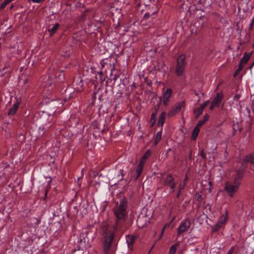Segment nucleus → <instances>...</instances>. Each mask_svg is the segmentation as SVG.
Segmentation results:
<instances>
[{
  "instance_id": "50",
  "label": "nucleus",
  "mask_w": 254,
  "mask_h": 254,
  "mask_svg": "<svg viewBox=\"0 0 254 254\" xmlns=\"http://www.w3.org/2000/svg\"><path fill=\"white\" fill-rule=\"evenodd\" d=\"M13 8V5H11V6H10V9H11V8Z\"/></svg>"
},
{
  "instance_id": "42",
  "label": "nucleus",
  "mask_w": 254,
  "mask_h": 254,
  "mask_svg": "<svg viewBox=\"0 0 254 254\" xmlns=\"http://www.w3.org/2000/svg\"><path fill=\"white\" fill-rule=\"evenodd\" d=\"M180 194H181V192L179 191V190H178V194L177 195V197H179L180 195Z\"/></svg>"
},
{
  "instance_id": "29",
  "label": "nucleus",
  "mask_w": 254,
  "mask_h": 254,
  "mask_svg": "<svg viewBox=\"0 0 254 254\" xmlns=\"http://www.w3.org/2000/svg\"><path fill=\"white\" fill-rule=\"evenodd\" d=\"M234 250H235L234 247H232L231 248V249L229 250V251H228V252L227 253V254H233V253L234 252Z\"/></svg>"
},
{
  "instance_id": "25",
  "label": "nucleus",
  "mask_w": 254,
  "mask_h": 254,
  "mask_svg": "<svg viewBox=\"0 0 254 254\" xmlns=\"http://www.w3.org/2000/svg\"><path fill=\"white\" fill-rule=\"evenodd\" d=\"M244 65H242V64H239V67L238 69L235 71V73L234 74V76H236L241 71V70L243 68Z\"/></svg>"
},
{
  "instance_id": "37",
  "label": "nucleus",
  "mask_w": 254,
  "mask_h": 254,
  "mask_svg": "<svg viewBox=\"0 0 254 254\" xmlns=\"http://www.w3.org/2000/svg\"><path fill=\"white\" fill-rule=\"evenodd\" d=\"M253 24H254V21H251L250 25V27H249L250 30H252L253 29Z\"/></svg>"
},
{
  "instance_id": "44",
  "label": "nucleus",
  "mask_w": 254,
  "mask_h": 254,
  "mask_svg": "<svg viewBox=\"0 0 254 254\" xmlns=\"http://www.w3.org/2000/svg\"><path fill=\"white\" fill-rule=\"evenodd\" d=\"M187 181V178L186 177V179H185L184 182V184L185 183V185H186V182Z\"/></svg>"
},
{
  "instance_id": "10",
  "label": "nucleus",
  "mask_w": 254,
  "mask_h": 254,
  "mask_svg": "<svg viewBox=\"0 0 254 254\" xmlns=\"http://www.w3.org/2000/svg\"><path fill=\"white\" fill-rule=\"evenodd\" d=\"M172 94V90L171 88H168L164 92L163 96L161 98L163 104L165 106H168L169 102V98Z\"/></svg>"
},
{
  "instance_id": "49",
  "label": "nucleus",
  "mask_w": 254,
  "mask_h": 254,
  "mask_svg": "<svg viewBox=\"0 0 254 254\" xmlns=\"http://www.w3.org/2000/svg\"><path fill=\"white\" fill-rule=\"evenodd\" d=\"M111 12H113V9H112V8L111 9Z\"/></svg>"
},
{
  "instance_id": "22",
  "label": "nucleus",
  "mask_w": 254,
  "mask_h": 254,
  "mask_svg": "<svg viewBox=\"0 0 254 254\" xmlns=\"http://www.w3.org/2000/svg\"><path fill=\"white\" fill-rule=\"evenodd\" d=\"M203 110V109L201 107H199L197 110H194V112L196 118L202 114Z\"/></svg>"
},
{
  "instance_id": "21",
  "label": "nucleus",
  "mask_w": 254,
  "mask_h": 254,
  "mask_svg": "<svg viewBox=\"0 0 254 254\" xmlns=\"http://www.w3.org/2000/svg\"><path fill=\"white\" fill-rule=\"evenodd\" d=\"M161 136H162V131H158L155 136V145H156L159 142V141L161 140Z\"/></svg>"
},
{
  "instance_id": "34",
  "label": "nucleus",
  "mask_w": 254,
  "mask_h": 254,
  "mask_svg": "<svg viewBox=\"0 0 254 254\" xmlns=\"http://www.w3.org/2000/svg\"><path fill=\"white\" fill-rule=\"evenodd\" d=\"M240 98V95L239 94H236L234 96V100H238Z\"/></svg>"
},
{
  "instance_id": "23",
  "label": "nucleus",
  "mask_w": 254,
  "mask_h": 254,
  "mask_svg": "<svg viewBox=\"0 0 254 254\" xmlns=\"http://www.w3.org/2000/svg\"><path fill=\"white\" fill-rule=\"evenodd\" d=\"M142 168H143V164L141 163H140L138 166H137V178L141 174L142 171Z\"/></svg>"
},
{
  "instance_id": "3",
  "label": "nucleus",
  "mask_w": 254,
  "mask_h": 254,
  "mask_svg": "<svg viewBox=\"0 0 254 254\" xmlns=\"http://www.w3.org/2000/svg\"><path fill=\"white\" fill-rule=\"evenodd\" d=\"M186 63L185 56L181 55L177 60V65L175 69V73L178 76H182L185 69Z\"/></svg>"
},
{
  "instance_id": "43",
  "label": "nucleus",
  "mask_w": 254,
  "mask_h": 254,
  "mask_svg": "<svg viewBox=\"0 0 254 254\" xmlns=\"http://www.w3.org/2000/svg\"><path fill=\"white\" fill-rule=\"evenodd\" d=\"M117 77H118L116 75H115V77H114V78L115 81H116L117 80Z\"/></svg>"
},
{
  "instance_id": "51",
  "label": "nucleus",
  "mask_w": 254,
  "mask_h": 254,
  "mask_svg": "<svg viewBox=\"0 0 254 254\" xmlns=\"http://www.w3.org/2000/svg\"><path fill=\"white\" fill-rule=\"evenodd\" d=\"M252 21H254V17L253 18V19Z\"/></svg>"
},
{
  "instance_id": "9",
  "label": "nucleus",
  "mask_w": 254,
  "mask_h": 254,
  "mask_svg": "<svg viewBox=\"0 0 254 254\" xmlns=\"http://www.w3.org/2000/svg\"><path fill=\"white\" fill-rule=\"evenodd\" d=\"M185 106V101H182L178 103L175 106H174L168 113V115L170 116H174L179 111H180L183 108H184Z\"/></svg>"
},
{
  "instance_id": "28",
  "label": "nucleus",
  "mask_w": 254,
  "mask_h": 254,
  "mask_svg": "<svg viewBox=\"0 0 254 254\" xmlns=\"http://www.w3.org/2000/svg\"><path fill=\"white\" fill-rule=\"evenodd\" d=\"M209 103V101H207L205 102H204L200 107L202 108L203 109H204V108L208 104V103Z\"/></svg>"
},
{
  "instance_id": "7",
  "label": "nucleus",
  "mask_w": 254,
  "mask_h": 254,
  "mask_svg": "<svg viewBox=\"0 0 254 254\" xmlns=\"http://www.w3.org/2000/svg\"><path fill=\"white\" fill-rule=\"evenodd\" d=\"M149 218L145 214L141 213L136 220L137 225L139 228H142L146 226Z\"/></svg>"
},
{
  "instance_id": "46",
  "label": "nucleus",
  "mask_w": 254,
  "mask_h": 254,
  "mask_svg": "<svg viewBox=\"0 0 254 254\" xmlns=\"http://www.w3.org/2000/svg\"><path fill=\"white\" fill-rule=\"evenodd\" d=\"M201 121L203 122V123H205L206 122V121H204V120H203V119Z\"/></svg>"
},
{
  "instance_id": "35",
  "label": "nucleus",
  "mask_w": 254,
  "mask_h": 254,
  "mask_svg": "<svg viewBox=\"0 0 254 254\" xmlns=\"http://www.w3.org/2000/svg\"><path fill=\"white\" fill-rule=\"evenodd\" d=\"M200 154L202 157V158H204L205 157V155L203 150L201 151Z\"/></svg>"
},
{
  "instance_id": "18",
  "label": "nucleus",
  "mask_w": 254,
  "mask_h": 254,
  "mask_svg": "<svg viewBox=\"0 0 254 254\" xmlns=\"http://www.w3.org/2000/svg\"><path fill=\"white\" fill-rule=\"evenodd\" d=\"M199 132V128H198V127H195L194 128V129L192 131V133L191 138L193 140H195V139L196 138V136H197Z\"/></svg>"
},
{
  "instance_id": "4",
  "label": "nucleus",
  "mask_w": 254,
  "mask_h": 254,
  "mask_svg": "<svg viewBox=\"0 0 254 254\" xmlns=\"http://www.w3.org/2000/svg\"><path fill=\"white\" fill-rule=\"evenodd\" d=\"M239 187V183L238 182H226L224 190L231 197H233L234 194L238 191Z\"/></svg>"
},
{
  "instance_id": "13",
  "label": "nucleus",
  "mask_w": 254,
  "mask_h": 254,
  "mask_svg": "<svg viewBox=\"0 0 254 254\" xmlns=\"http://www.w3.org/2000/svg\"><path fill=\"white\" fill-rule=\"evenodd\" d=\"M19 102H16L12 106V107L9 110L8 115H13L15 114L18 107H19Z\"/></svg>"
},
{
  "instance_id": "54",
  "label": "nucleus",
  "mask_w": 254,
  "mask_h": 254,
  "mask_svg": "<svg viewBox=\"0 0 254 254\" xmlns=\"http://www.w3.org/2000/svg\"><path fill=\"white\" fill-rule=\"evenodd\" d=\"M0 9H1V8H0Z\"/></svg>"
},
{
  "instance_id": "30",
  "label": "nucleus",
  "mask_w": 254,
  "mask_h": 254,
  "mask_svg": "<svg viewBox=\"0 0 254 254\" xmlns=\"http://www.w3.org/2000/svg\"><path fill=\"white\" fill-rule=\"evenodd\" d=\"M204 123H203V122L200 120L199 121V122L198 123V124H197L196 126V127H198V128H199L200 127H201Z\"/></svg>"
},
{
  "instance_id": "40",
  "label": "nucleus",
  "mask_w": 254,
  "mask_h": 254,
  "mask_svg": "<svg viewBox=\"0 0 254 254\" xmlns=\"http://www.w3.org/2000/svg\"><path fill=\"white\" fill-rule=\"evenodd\" d=\"M156 114H157L156 113L152 114L151 119H153L154 118H155L156 116Z\"/></svg>"
},
{
  "instance_id": "15",
  "label": "nucleus",
  "mask_w": 254,
  "mask_h": 254,
  "mask_svg": "<svg viewBox=\"0 0 254 254\" xmlns=\"http://www.w3.org/2000/svg\"><path fill=\"white\" fill-rule=\"evenodd\" d=\"M222 98L223 94L222 93H217L212 102L213 103V104H215L218 106L222 101Z\"/></svg>"
},
{
  "instance_id": "12",
  "label": "nucleus",
  "mask_w": 254,
  "mask_h": 254,
  "mask_svg": "<svg viewBox=\"0 0 254 254\" xmlns=\"http://www.w3.org/2000/svg\"><path fill=\"white\" fill-rule=\"evenodd\" d=\"M227 220L226 216H222L220 218L219 221L216 224L215 226V230H218L221 226L225 223Z\"/></svg>"
},
{
  "instance_id": "8",
  "label": "nucleus",
  "mask_w": 254,
  "mask_h": 254,
  "mask_svg": "<svg viewBox=\"0 0 254 254\" xmlns=\"http://www.w3.org/2000/svg\"><path fill=\"white\" fill-rule=\"evenodd\" d=\"M190 226V221L189 219H186L182 222L177 230L178 235H181L182 233L187 231L189 230Z\"/></svg>"
},
{
  "instance_id": "2",
  "label": "nucleus",
  "mask_w": 254,
  "mask_h": 254,
  "mask_svg": "<svg viewBox=\"0 0 254 254\" xmlns=\"http://www.w3.org/2000/svg\"><path fill=\"white\" fill-rule=\"evenodd\" d=\"M127 201L125 199L121 200L114 208V214L118 220H123L127 215Z\"/></svg>"
},
{
  "instance_id": "45",
  "label": "nucleus",
  "mask_w": 254,
  "mask_h": 254,
  "mask_svg": "<svg viewBox=\"0 0 254 254\" xmlns=\"http://www.w3.org/2000/svg\"><path fill=\"white\" fill-rule=\"evenodd\" d=\"M117 226H115V227H114V230H116L117 229Z\"/></svg>"
},
{
  "instance_id": "41",
  "label": "nucleus",
  "mask_w": 254,
  "mask_h": 254,
  "mask_svg": "<svg viewBox=\"0 0 254 254\" xmlns=\"http://www.w3.org/2000/svg\"><path fill=\"white\" fill-rule=\"evenodd\" d=\"M82 84L80 86V88H77V90L78 91H80L82 90Z\"/></svg>"
},
{
  "instance_id": "20",
  "label": "nucleus",
  "mask_w": 254,
  "mask_h": 254,
  "mask_svg": "<svg viewBox=\"0 0 254 254\" xmlns=\"http://www.w3.org/2000/svg\"><path fill=\"white\" fill-rule=\"evenodd\" d=\"M151 151L150 150H147L145 152V154L142 157L141 162L140 163H144L146 160V159L148 157V156L150 155Z\"/></svg>"
},
{
  "instance_id": "36",
  "label": "nucleus",
  "mask_w": 254,
  "mask_h": 254,
  "mask_svg": "<svg viewBox=\"0 0 254 254\" xmlns=\"http://www.w3.org/2000/svg\"><path fill=\"white\" fill-rule=\"evenodd\" d=\"M208 116L207 115H205L204 117H203V120H204V121H207L208 119Z\"/></svg>"
},
{
  "instance_id": "31",
  "label": "nucleus",
  "mask_w": 254,
  "mask_h": 254,
  "mask_svg": "<svg viewBox=\"0 0 254 254\" xmlns=\"http://www.w3.org/2000/svg\"><path fill=\"white\" fill-rule=\"evenodd\" d=\"M185 187V183L183 184V185H180L179 187V190L180 192H181L182 190H184Z\"/></svg>"
},
{
  "instance_id": "53",
  "label": "nucleus",
  "mask_w": 254,
  "mask_h": 254,
  "mask_svg": "<svg viewBox=\"0 0 254 254\" xmlns=\"http://www.w3.org/2000/svg\"><path fill=\"white\" fill-rule=\"evenodd\" d=\"M82 176H83V175H82V176H81V177H80V178H82Z\"/></svg>"
},
{
  "instance_id": "39",
  "label": "nucleus",
  "mask_w": 254,
  "mask_h": 254,
  "mask_svg": "<svg viewBox=\"0 0 254 254\" xmlns=\"http://www.w3.org/2000/svg\"><path fill=\"white\" fill-rule=\"evenodd\" d=\"M149 16V14L148 13H145L144 15V17L145 18H147Z\"/></svg>"
},
{
  "instance_id": "52",
  "label": "nucleus",
  "mask_w": 254,
  "mask_h": 254,
  "mask_svg": "<svg viewBox=\"0 0 254 254\" xmlns=\"http://www.w3.org/2000/svg\"><path fill=\"white\" fill-rule=\"evenodd\" d=\"M82 176H83V175H82V176H81V177H80V178H82Z\"/></svg>"
},
{
  "instance_id": "47",
  "label": "nucleus",
  "mask_w": 254,
  "mask_h": 254,
  "mask_svg": "<svg viewBox=\"0 0 254 254\" xmlns=\"http://www.w3.org/2000/svg\"><path fill=\"white\" fill-rule=\"evenodd\" d=\"M254 63H253V64L250 66V69H251V68H252V66H253V65H254Z\"/></svg>"
},
{
  "instance_id": "24",
  "label": "nucleus",
  "mask_w": 254,
  "mask_h": 254,
  "mask_svg": "<svg viewBox=\"0 0 254 254\" xmlns=\"http://www.w3.org/2000/svg\"><path fill=\"white\" fill-rule=\"evenodd\" d=\"M178 245H173L171 247L169 250V254H175L176 253Z\"/></svg>"
},
{
  "instance_id": "17",
  "label": "nucleus",
  "mask_w": 254,
  "mask_h": 254,
  "mask_svg": "<svg viewBox=\"0 0 254 254\" xmlns=\"http://www.w3.org/2000/svg\"><path fill=\"white\" fill-rule=\"evenodd\" d=\"M250 57V56L248 55L247 53H245L243 58L241 59L239 64H242V65L246 64L248 62Z\"/></svg>"
},
{
  "instance_id": "33",
  "label": "nucleus",
  "mask_w": 254,
  "mask_h": 254,
  "mask_svg": "<svg viewBox=\"0 0 254 254\" xmlns=\"http://www.w3.org/2000/svg\"><path fill=\"white\" fill-rule=\"evenodd\" d=\"M215 106H217V105L215 104H213V103L212 102L210 107V110H212Z\"/></svg>"
},
{
  "instance_id": "6",
  "label": "nucleus",
  "mask_w": 254,
  "mask_h": 254,
  "mask_svg": "<svg viewBox=\"0 0 254 254\" xmlns=\"http://www.w3.org/2000/svg\"><path fill=\"white\" fill-rule=\"evenodd\" d=\"M163 184L164 186L169 187L172 191L175 190L176 184L174 181V178L171 174L167 175L163 180Z\"/></svg>"
},
{
  "instance_id": "19",
  "label": "nucleus",
  "mask_w": 254,
  "mask_h": 254,
  "mask_svg": "<svg viewBox=\"0 0 254 254\" xmlns=\"http://www.w3.org/2000/svg\"><path fill=\"white\" fill-rule=\"evenodd\" d=\"M59 24L56 23L52 28H51L49 30V31L51 35L56 33V32L57 30L58 29V28H59Z\"/></svg>"
},
{
  "instance_id": "5",
  "label": "nucleus",
  "mask_w": 254,
  "mask_h": 254,
  "mask_svg": "<svg viewBox=\"0 0 254 254\" xmlns=\"http://www.w3.org/2000/svg\"><path fill=\"white\" fill-rule=\"evenodd\" d=\"M93 238H89L87 232L83 233L80 236L79 243L81 248H89L91 246Z\"/></svg>"
},
{
  "instance_id": "32",
  "label": "nucleus",
  "mask_w": 254,
  "mask_h": 254,
  "mask_svg": "<svg viewBox=\"0 0 254 254\" xmlns=\"http://www.w3.org/2000/svg\"><path fill=\"white\" fill-rule=\"evenodd\" d=\"M45 0H32V1L33 2H35V3H41L43 1H44Z\"/></svg>"
},
{
  "instance_id": "26",
  "label": "nucleus",
  "mask_w": 254,
  "mask_h": 254,
  "mask_svg": "<svg viewBox=\"0 0 254 254\" xmlns=\"http://www.w3.org/2000/svg\"><path fill=\"white\" fill-rule=\"evenodd\" d=\"M10 1L9 0H5L0 5V8H4Z\"/></svg>"
},
{
  "instance_id": "48",
  "label": "nucleus",
  "mask_w": 254,
  "mask_h": 254,
  "mask_svg": "<svg viewBox=\"0 0 254 254\" xmlns=\"http://www.w3.org/2000/svg\"><path fill=\"white\" fill-rule=\"evenodd\" d=\"M121 173L122 174V173L121 172ZM123 179V176L122 175V177L120 179V180H122Z\"/></svg>"
},
{
  "instance_id": "16",
  "label": "nucleus",
  "mask_w": 254,
  "mask_h": 254,
  "mask_svg": "<svg viewBox=\"0 0 254 254\" xmlns=\"http://www.w3.org/2000/svg\"><path fill=\"white\" fill-rule=\"evenodd\" d=\"M166 117V113L162 112L159 117L158 125L159 126H162L164 123Z\"/></svg>"
},
{
  "instance_id": "1",
  "label": "nucleus",
  "mask_w": 254,
  "mask_h": 254,
  "mask_svg": "<svg viewBox=\"0 0 254 254\" xmlns=\"http://www.w3.org/2000/svg\"><path fill=\"white\" fill-rule=\"evenodd\" d=\"M102 233L106 234L104 242V251L106 254L109 253L113 240L114 238V233L109 230L108 227L105 226L102 228Z\"/></svg>"
},
{
  "instance_id": "38",
  "label": "nucleus",
  "mask_w": 254,
  "mask_h": 254,
  "mask_svg": "<svg viewBox=\"0 0 254 254\" xmlns=\"http://www.w3.org/2000/svg\"><path fill=\"white\" fill-rule=\"evenodd\" d=\"M165 226L163 228V229H162V232H161V235H160V237H159V239H161V238L162 237V235H163V231H164V230L165 229Z\"/></svg>"
},
{
  "instance_id": "11",
  "label": "nucleus",
  "mask_w": 254,
  "mask_h": 254,
  "mask_svg": "<svg viewBox=\"0 0 254 254\" xmlns=\"http://www.w3.org/2000/svg\"><path fill=\"white\" fill-rule=\"evenodd\" d=\"M250 162L253 166L251 169L253 171H254V153L250 154L249 155L245 157L244 158L243 163Z\"/></svg>"
},
{
  "instance_id": "14",
  "label": "nucleus",
  "mask_w": 254,
  "mask_h": 254,
  "mask_svg": "<svg viewBox=\"0 0 254 254\" xmlns=\"http://www.w3.org/2000/svg\"><path fill=\"white\" fill-rule=\"evenodd\" d=\"M135 238L133 236L129 235L127 237V242L128 244L129 249H132V245L135 242Z\"/></svg>"
},
{
  "instance_id": "27",
  "label": "nucleus",
  "mask_w": 254,
  "mask_h": 254,
  "mask_svg": "<svg viewBox=\"0 0 254 254\" xmlns=\"http://www.w3.org/2000/svg\"><path fill=\"white\" fill-rule=\"evenodd\" d=\"M195 198L196 200L198 201H201L202 199L201 195L199 194H196L195 195Z\"/></svg>"
}]
</instances>
